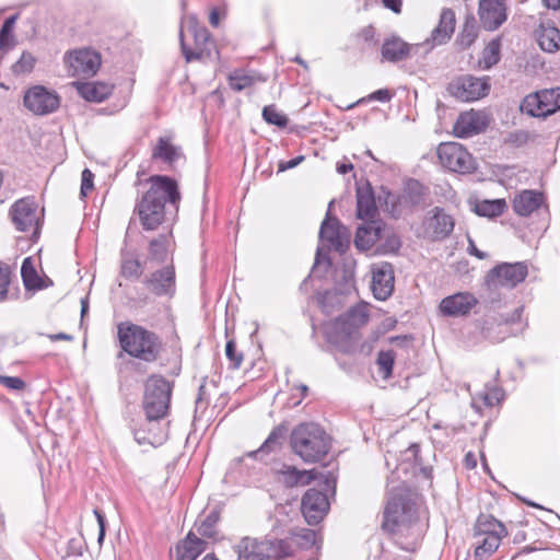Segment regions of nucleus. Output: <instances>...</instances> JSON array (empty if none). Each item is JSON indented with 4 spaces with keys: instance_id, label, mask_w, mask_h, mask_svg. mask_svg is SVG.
Instances as JSON below:
<instances>
[{
    "instance_id": "f257e3e1",
    "label": "nucleus",
    "mask_w": 560,
    "mask_h": 560,
    "mask_svg": "<svg viewBox=\"0 0 560 560\" xmlns=\"http://www.w3.org/2000/svg\"><path fill=\"white\" fill-rule=\"evenodd\" d=\"M150 188L137 200L135 213L143 230H156L165 220L167 208L178 210L180 192L177 182L166 175L149 177Z\"/></svg>"
},
{
    "instance_id": "f03ea898",
    "label": "nucleus",
    "mask_w": 560,
    "mask_h": 560,
    "mask_svg": "<svg viewBox=\"0 0 560 560\" xmlns=\"http://www.w3.org/2000/svg\"><path fill=\"white\" fill-rule=\"evenodd\" d=\"M382 529L397 539L406 536L409 540L399 542L401 549L410 551L416 548L422 536V526L419 523L418 510L415 501L402 488L389 491L384 513Z\"/></svg>"
},
{
    "instance_id": "7ed1b4c3",
    "label": "nucleus",
    "mask_w": 560,
    "mask_h": 560,
    "mask_svg": "<svg viewBox=\"0 0 560 560\" xmlns=\"http://www.w3.org/2000/svg\"><path fill=\"white\" fill-rule=\"evenodd\" d=\"M290 446L305 464H315L330 452L331 438L319 424L302 422L291 431Z\"/></svg>"
},
{
    "instance_id": "20e7f679",
    "label": "nucleus",
    "mask_w": 560,
    "mask_h": 560,
    "mask_svg": "<svg viewBox=\"0 0 560 560\" xmlns=\"http://www.w3.org/2000/svg\"><path fill=\"white\" fill-rule=\"evenodd\" d=\"M119 345L127 354L147 363L155 362L162 354L163 342L158 334L132 323L117 327Z\"/></svg>"
},
{
    "instance_id": "39448f33",
    "label": "nucleus",
    "mask_w": 560,
    "mask_h": 560,
    "mask_svg": "<svg viewBox=\"0 0 560 560\" xmlns=\"http://www.w3.org/2000/svg\"><path fill=\"white\" fill-rule=\"evenodd\" d=\"M368 322L366 305L358 304L325 327L326 340L346 353L351 352L349 342L355 338L358 329Z\"/></svg>"
},
{
    "instance_id": "423d86ee",
    "label": "nucleus",
    "mask_w": 560,
    "mask_h": 560,
    "mask_svg": "<svg viewBox=\"0 0 560 560\" xmlns=\"http://www.w3.org/2000/svg\"><path fill=\"white\" fill-rule=\"evenodd\" d=\"M173 384L161 375H151L144 385L143 409L149 421L167 416Z\"/></svg>"
},
{
    "instance_id": "0eeeda50",
    "label": "nucleus",
    "mask_w": 560,
    "mask_h": 560,
    "mask_svg": "<svg viewBox=\"0 0 560 560\" xmlns=\"http://www.w3.org/2000/svg\"><path fill=\"white\" fill-rule=\"evenodd\" d=\"M436 154L441 165L452 172L470 174L477 170L475 158L460 143L443 142Z\"/></svg>"
},
{
    "instance_id": "6e6552de",
    "label": "nucleus",
    "mask_w": 560,
    "mask_h": 560,
    "mask_svg": "<svg viewBox=\"0 0 560 560\" xmlns=\"http://www.w3.org/2000/svg\"><path fill=\"white\" fill-rule=\"evenodd\" d=\"M490 90L491 83L488 75L481 78L471 74L460 75L450 82L447 86L448 93L462 102L478 101L486 97Z\"/></svg>"
},
{
    "instance_id": "1a4fd4ad",
    "label": "nucleus",
    "mask_w": 560,
    "mask_h": 560,
    "mask_svg": "<svg viewBox=\"0 0 560 560\" xmlns=\"http://www.w3.org/2000/svg\"><path fill=\"white\" fill-rule=\"evenodd\" d=\"M560 109V88L541 90L524 97L521 110L533 117H547Z\"/></svg>"
},
{
    "instance_id": "9d476101",
    "label": "nucleus",
    "mask_w": 560,
    "mask_h": 560,
    "mask_svg": "<svg viewBox=\"0 0 560 560\" xmlns=\"http://www.w3.org/2000/svg\"><path fill=\"white\" fill-rule=\"evenodd\" d=\"M527 275L528 268L525 262H503L488 272L486 282L490 289H513L518 283L523 282Z\"/></svg>"
},
{
    "instance_id": "9b49d317",
    "label": "nucleus",
    "mask_w": 560,
    "mask_h": 560,
    "mask_svg": "<svg viewBox=\"0 0 560 560\" xmlns=\"http://www.w3.org/2000/svg\"><path fill=\"white\" fill-rule=\"evenodd\" d=\"M9 214L16 230L21 232L33 231V235L38 233L37 203L33 197L16 200L11 206Z\"/></svg>"
},
{
    "instance_id": "f8f14e48",
    "label": "nucleus",
    "mask_w": 560,
    "mask_h": 560,
    "mask_svg": "<svg viewBox=\"0 0 560 560\" xmlns=\"http://www.w3.org/2000/svg\"><path fill=\"white\" fill-rule=\"evenodd\" d=\"M65 63L72 77H93L101 66V55L92 49L82 48L65 56Z\"/></svg>"
},
{
    "instance_id": "ddd939ff",
    "label": "nucleus",
    "mask_w": 560,
    "mask_h": 560,
    "mask_svg": "<svg viewBox=\"0 0 560 560\" xmlns=\"http://www.w3.org/2000/svg\"><path fill=\"white\" fill-rule=\"evenodd\" d=\"M23 102L30 112L43 116L58 109L60 97L55 91H49L42 85H35L26 91Z\"/></svg>"
},
{
    "instance_id": "4468645a",
    "label": "nucleus",
    "mask_w": 560,
    "mask_h": 560,
    "mask_svg": "<svg viewBox=\"0 0 560 560\" xmlns=\"http://www.w3.org/2000/svg\"><path fill=\"white\" fill-rule=\"evenodd\" d=\"M194 36V48H190L184 40V32L180 30L179 42L180 49L185 57L186 62L200 60L211 56L214 43L210 36L209 31L205 26L194 25L189 28Z\"/></svg>"
},
{
    "instance_id": "2eb2a0df",
    "label": "nucleus",
    "mask_w": 560,
    "mask_h": 560,
    "mask_svg": "<svg viewBox=\"0 0 560 560\" xmlns=\"http://www.w3.org/2000/svg\"><path fill=\"white\" fill-rule=\"evenodd\" d=\"M329 506L327 494L317 489H308L302 498L301 510L310 525L319 524L327 515Z\"/></svg>"
},
{
    "instance_id": "dca6fc26",
    "label": "nucleus",
    "mask_w": 560,
    "mask_h": 560,
    "mask_svg": "<svg viewBox=\"0 0 560 560\" xmlns=\"http://www.w3.org/2000/svg\"><path fill=\"white\" fill-rule=\"evenodd\" d=\"M145 288L155 296L173 298L176 293V273L173 265L153 271L143 279Z\"/></svg>"
},
{
    "instance_id": "f3484780",
    "label": "nucleus",
    "mask_w": 560,
    "mask_h": 560,
    "mask_svg": "<svg viewBox=\"0 0 560 560\" xmlns=\"http://www.w3.org/2000/svg\"><path fill=\"white\" fill-rule=\"evenodd\" d=\"M488 124L489 119L485 113L471 109L458 116L453 132L457 138H469L486 130Z\"/></svg>"
},
{
    "instance_id": "a211bd4d",
    "label": "nucleus",
    "mask_w": 560,
    "mask_h": 560,
    "mask_svg": "<svg viewBox=\"0 0 560 560\" xmlns=\"http://www.w3.org/2000/svg\"><path fill=\"white\" fill-rule=\"evenodd\" d=\"M479 20L487 31L499 28L506 20V5L504 0H479Z\"/></svg>"
},
{
    "instance_id": "6ab92c4d",
    "label": "nucleus",
    "mask_w": 560,
    "mask_h": 560,
    "mask_svg": "<svg viewBox=\"0 0 560 560\" xmlns=\"http://www.w3.org/2000/svg\"><path fill=\"white\" fill-rule=\"evenodd\" d=\"M394 270L389 262H381L372 268L371 289L375 299L385 301L394 291Z\"/></svg>"
},
{
    "instance_id": "aec40b11",
    "label": "nucleus",
    "mask_w": 560,
    "mask_h": 560,
    "mask_svg": "<svg viewBox=\"0 0 560 560\" xmlns=\"http://www.w3.org/2000/svg\"><path fill=\"white\" fill-rule=\"evenodd\" d=\"M233 549L237 553V560H268L271 557L272 544L268 540L259 541L256 538L243 537Z\"/></svg>"
},
{
    "instance_id": "412c9836",
    "label": "nucleus",
    "mask_w": 560,
    "mask_h": 560,
    "mask_svg": "<svg viewBox=\"0 0 560 560\" xmlns=\"http://www.w3.org/2000/svg\"><path fill=\"white\" fill-rule=\"evenodd\" d=\"M477 304V299L468 292H459L444 298L440 303V311L450 317H459L469 314Z\"/></svg>"
},
{
    "instance_id": "4be33fe9",
    "label": "nucleus",
    "mask_w": 560,
    "mask_h": 560,
    "mask_svg": "<svg viewBox=\"0 0 560 560\" xmlns=\"http://www.w3.org/2000/svg\"><path fill=\"white\" fill-rule=\"evenodd\" d=\"M349 230L337 218H331L329 211L319 229V237L329 242L336 249L341 250L349 242Z\"/></svg>"
},
{
    "instance_id": "5701e85b",
    "label": "nucleus",
    "mask_w": 560,
    "mask_h": 560,
    "mask_svg": "<svg viewBox=\"0 0 560 560\" xmlns=\"http://www.w3.org/2000/svg\"><path fill=\"white\" fill-rule=\"evenodd\" d=\"M173 135L161 136L152 149L151 158L153 161H162L168 166H173L178 160L184 158L180 145L173 143Z\"/></svg>"
},
{
    "instance_id": "b1692460",
    "label": "nucleus",
    "mask_w": 560,
    "mask_h": 560,
    "mask_svg": "<svg viewBox=\"0 0 560 560\" xmlns=\"http://www.w3.org/2000/svg\"><path fill=\"white\" fill-rule=\"evenodd\" d=\"M288 433V427L280 423L272 429L265 442L255 451L246 454L248 457L262 460L266 456L281 451Z\"/></svg>"
},
{
    "instance_id": "393cba45",
    "label": "nucleus",
    "mask_w": 560,
    "mask_h": 560,
    "mask_svg": "<svg viewBox=\"0 0 560 560\" xmlns=\"http://www.w3.org/2000/svg\"><path fill=\"white\" fill-rule=\"evenodd\" d=\"M454 225V219L439 207H435L433 215L427 219V229L434 240L447 237L453 232Z\"/></svg>"
},
{
    "instance_id": "a878e982",
    "label": "nucleus",
    "mask_w": 560,
    "mask_h": 560,
    "mask_svg": "<svg viewBox=\"0 0 560 560\" xmlns=\"http://www.w3.org/2000/svg\"><path fill=\"white\" fill-rule=\"evenodd\" d=\"M364 221L365 224L357 230L354 244L361 250H369L382 237V223L374 219Z\"/></svg>"
},
{
    "instance_id": "bb28decb",
    "label": "nucleus",
    "mask_w": 560,
    "mask_h": 560,
    "mask_svg": "<svg viewBox=\"0 0 560 560\" xmlns=\"http://www.w3.org/2000/svg\"><path fill=\"white\" fill-rule=\"evenodd\" d=\"M377 207L373 189L369 183L357 187V217L360 220L375 219Z\"/></svg>"
},
{
    "instance_id": "cd10ccee",
    "label": "nucleus",
    "mask_w": 560,
    "mask_h": 560,
    "mask_svg": "<svg viewBox=\"0 0 560 560\" xmlns=\"http://www.w3.org/2000/svg\"><path fill=\"white\" fill-rule=\"evenodd\" d=\"M455 12L450 8H444L440 14L438 26L431 33L433 44L442 45L450 40L455 31Z\"/></svg>"
},
{
    "instance_id": "c85d7f7f",
    "label": "nucleus",
    "mask_w": 560,
    "mask_h": 560,
    "mask_svg": "<svg viewBox=\"0 0 560 560\" xmlns=\"http://www.w3.org/2000/svg\"><path fill=\"white\" fill-rule=\"evenodd\" d=\"M411 46L400 37L392 36L384 40L381 52L384 60L398 62L409 56Z\"/></svg>"
},
{
    "instance_id": "c756f323",
    "label": "nucleus",
    "mask_w": 560,
    "mask_h": 560,
    "mask_svg": "<svg viewBox=\"0 0 560 560\" xmlns=\"http://www.w3.org/2000/svg\"><path fill=\"white\" fill-rule=\"evenodd\" d=\"M542 199L541 192L524 190L514 198L513 209L518 215L527 217L541 206Z\"/></svg>"
},
{
    "instance_id": "7c9ffc66",
    "label": "nucleus",
    "mask_w": 560,
    "mask_h": 560,
    "mask_svg": "<svg viewBox=\"0 0 560 560\" xmlns=\"http://www.w3.org/2000/svg\"><path fill=\"white\" fill-rule=\"evenodd\" d=\"M206 541L190 530L177 546V560H196L206 550Z\"/></svg>"
},
{
    "instance_id": "2f4dec72",
    "label": "nucleus",
    "mask_w": 560,
    "mask_h": 560,
    "mask_svg": "<svg viewBox=\"0 0 560 560\" xmlns=\"http://www.w3.org/2000/svg\"><path fill=\"white\" fill-rule=\"evenodd\" d=\"M220 518L221 510L214 508L203 520H197L194 524V528L203 538L219 540L218 524Z\"/></svg>"
},
{
    "instance_id": "473e14b6",
    "label": "nucleus",
    "mask_w": 560,
    "mask_h": 560,
    "mask_svg": "<svg viewBox=\"0 0 560 560\" xmlns=\"http://www.w3.org/2000/svg\"><path fill=\"white\" fill-rule=\"evenodd\" d=\"M505 526L490 514H480L474 527V536H506Z\"/></svg>"
},
{
    "instance_id": "72a5a7b5",
    "label": "nucleus",
    "mask_w": 560,
    "mask_h": 560,
    "mask_svg": "<svg viewBox=\"0 0 560 560\" xmlns=\"http://www.w3.org/2000/svg\"><path fill=\"white\" fill-rule=\"evenodd\" d=\"M112 91L113 85L104 82H86L78 86V92L84 100L95 103L106 100Z\"/></svg>"
},
{
    "instance_id": "f704fd0d",
    "label": "nucleus",
    "mask_w": 560,
    "mask_h": 560,
    "mask_svg": "<svg viewBox=\"0 0 560 560\" xmlns=\"http://www.w3.org/2000/svg\"><path fill=\"white\" fill-rule=\"evenodd\" d=\"M279 474L282 476V480L288 487L308 485L312 480L317 478V471L315 469L300 470L295 466L288 465L283 466Z\"/></svg>"
},
{
    "instance_id": "c9c22d12",
    "label": "nucleus",
    "mask_w": 560,
    "mask_h": 560,
    "mask_svg": "<svg viewBox=\"0 0 560 560\" xmlns=\"http://www.w3.org/2000/svg\"><path fill=\"white\" fill-rule=\"evenodd\" d=\"M171 234H160L149 243L148 259L156 264H164L168 256Z\"/></svg>"
},
{
    "instance_id": "e433bc0d",
    "label": "nucleus",
    "mask_w": 560,
    "mask_h": 560,
    "mask_svg": "<svg viewBox=\"0 0 560 560\" xmlns=\"http://www.w3.org/2000/svg\"><path fill=\"white\" fill-rule=\"evenodd\" d=\"M257 81H265V79L257 73H248L244 70H235L229 75L231 89L237 92L254 85Z\"/></svg>"
},
{
    "instance_id": "4c0bfd02",
    "label": "nucleus",
    "mask_w": 560,
    "mask_h": 560,
    "mask_svg": "<svg viewBox=\"0 0 560 560\" xmlns=\"http://www.w3.org/2000/svg\"><path fill=\"white\" fill-rule=\"evenodd\" d=\"M506 208L504 199L482 200L475 203L474 211L479 217L495 218Z\"/></svg>"
},
{
    "instance_id": "58836bf2",
    "label": "nucleus",
    "mask_w": 560,
    "mask_h": 560,
    "mask_svg": "<svg viewBox=\"0 0 560 560\" xmlns=\"http://www.w3.org/2000/svg\"><path fill=\"white\" fill-rule=\"evenodd\" d=\"M540 48L547 52H555L560 48V31L557 27H544L538 35Z\"/></svg>"
},
{
    "instance_id": "ea45409f",
    "label": "nucleus",
    "mask_w": 560,
    "mask_h": 560,
    "mask_svg": "<svg viewBox=\"0 0 560 560\" xmlns=\"http://www.w3.org/2000/svg\"><path fill=\"white\" fill-rule=\"evenodd\" d=\"M143 273L141 261L130 254H121L120 275L130 280L139 279Z\"/></svg>"
},
{
    "instance_id": "a19ab883",
    "label": "nucleus",
    "mask_w": 560,
    "mask_h": 560,
    "mask_svg": "<svg viewBox=\"0 0 560 560\" xmlns=\"http://www.w3.org/2000/svg\"><path fill=\"white\" fill-rule=\"evenodd\" d=\"M502 537L497 535L476 537L475 557L481 560L491 556L499 548Z\"/></svg>"
},
{
    "instance_id": "79ce46f5",
    "label": "nucleus",
    "mask_w": 560,
    "mask_h": 560,
    "mask_svg": "<svg viewBox=\"0 0 560 560\" xmlns=\"http://www.w3.org/2000/svg\"><path fill=\"white\" fill-rule=\"evenodd\" d=\"M21 276L23 279L24 287L27 290H39L44 288L43 280L37 275V271L33 266L31 257H27L23 260L21 267Z\"/></svg>"
},
{
    "instance_id": "37998d69",
    "label": "nucleus",
    "mask_w": 560,
    "mask_h": 560,
    "mask_svg": "<svg viewBox=\"0 0 560 560\" xmlns=\"http://www.w3.org/2000/svg\"><path fill=\"white\" fill-rule=\"evenodd\" d=\"M477 37L476 21L474 16H467L458 35V43L463 48H468Z\"/></svg>"
},
{
    "instance_id": "c03bdc74",
    "label": "nucleus",
    "mask_w": 560,
    "mask_h": 560,
    "mask_svg": "<svg viewBox=\"0 0 560 560\" xmlns=\"http://www.w3.org/2000/svg\"><path fill=\"white\" fill-rule=\"evenodd\" d=\"M261 115H262L264 120L267 124L277 126L279 128L287 127V125L289 122L288 117L283 113L278 110L276 105H267V106H265L262 108Z\"/></svg>"
},
{
    "instance_id": "a18cd8bd",
    "label": "nucleus",
    "mask_w": 560,
    "mask_h": 560,
    "mask_svg": "<svg viewBox=\"0 0 560 560\" xmlns=\"http://www.w3.org/2000/svg\"><path fill=\"white\" fill-rule=\"evenodd\" d=\"M500 61V42L491 40L482 52V62L486 69H490Z\"/></svg>"
},
{
    "instance_id": "49530a36",
    "label": "nucleus",
    "mask_w": 560,
    "mask_h": 560,
    "mask_svg": "<svg viewBox=\"0 0 560 560\" xmlns=\"http://www.w3.org/2000/svg\"><path fill=\"white\" fill-rule=\"evenodd\" d=\"M16 16L12 15L8 18L0 28V49H10L13 46V27Z\"/></svg>"
},
{
    "instance_id": "de8ad7c7",
    "label": "nucleus",
    "mask_w": 560,
    "mask_h": 560,
    "mask_svg": "<svg viewBox=\"0 0 560 560\" xmlns=\"http://www.w3.org/2000/svg\"><path fill=\"white\" fill-rule=\"evenodd\" d=\"M377 365L381 373L385 378L392 376L395 363V352L393 350L380 351L377 354Z\"/></svg>"
},
{
    "instance_id": "09e8293b",
    "label": "nucleus",
    "mask_w": 560,
    "mask_h": 560,
    "mask_svg": "<svg viewBox=\"0 0 560 560\" xmlns=\"http://www.w3.org/2000/svg\"><path fill=\"white\" fill-rule=\"evenodd\" d=\"M225 357L229 360L230 369L238 370L241 368L244 360V354L242 351H237L236 343L233 339L226 341Z\"/></svg>"
},
{
    "instance_id": "8fccbe9b",
    "label": "nucleus",
    "mask_w": 560,
    "mask_h": 560,
    "mask_svg": "<svg viewBox=\"0 0 560 560\" xmlns=\"http://www.w3.org/2000/svg\"><path fill=\"white\" fill-rule=\"evenodd\" d=\"M36 62V59L31 52L24 51L20 59L12 66V71L14 74H24L30 73L34 65Z\"/></svg>"
},
{
    "instance_id": "3c124183",
    "label": "nucleus",
    "mask_w": 560,
    "mask_h": 560,
    "mask_svg": "<svg viewBox=\"0 0 560 560\" xmlns=\"http://www.w3.org/2000/svg\"><path fill=\"white\" fill-rule=\"evenodd\" d=\"M0 384L13 390H21L25 387V382L18 376L0 375Z\"/></svg>"
},
{
    "instance_id": "603ef678",
    "label": "nucleus",
    "mask_w": 560,
    "mask_h": 560,
    "mask_svg": "<svg viewBox=\"0 0 560 560\" xmlns=\"http://www.w3.org/2000/svg\"><path fill=\"white\" fill-rule=\"evenodd\" d=\"M93 179L94 174L89 170L84 168L82 172V180H81V195L88 196V194L93 189Z\"/></svg>"
},
{
    "instance_id": "864d4df0",
    "label": "nucleus",
    "mask_w": 560,
    "mask_h": 560,
    "mask_svg": "<svg viewBox=\"0 0 560 560\" xmlns=\"http://www.w3.org/2000/svg\"><path fill=\"white\" fill-rule=\"evenodd\" d=\"M420 446L417 443H412L406 451V459L412 460L417 465H421L422 460L419 457Z\"/></svg>"
},
{
    "instance_id": "5fc2aeb1",
    "label": "nucleus",
    "mask_w": 560,
    "mask_h": 560,
    "mask_svg": "<svg viewBox=\"0 0 560 560\" xmlns=\"http://www.w3.org/2000/svg\"><path fill=\"white\" fill-rule=\"evenodd\" d=\"M393 97V94L387 89H380L369 95L370 101H378L382 103L389 102Z\"/></svg>"
},
{
    "instance_id": "6e6d98bb",
    "label": "nucleus",
    "mask_w": 560,
    "mask_h": 560,
    "mask_svg": "<svg viewBox=\"0 0 560 560\" xmlns=\"http://www.w3.org/2000/svg\"><path fill=\"white\" fill-rule=\"evenodd\" d=\"M502 397H503L502 390L499 388H494L493 390H491L485 395L483 401L487 406H494L495 404L500 402Z\"/></svg>"
},
{
    "instance_id": "4d7b16f0",
    "label": "nucleus",
    "mask_w": 560,
    "mask_h": 560,
    "mask_svg": "<svg viewBox=\"0 0 560 560\" xmlns=\"http://www.w3.org/2000/svg\"><path fill=\"white\" fill-rule=\"evenodd\" d=\"M299 537L303 540L301 544L305 547L313 546L316 542V533L313 529H303Z\"/></svg>"
},
{
    "instance_id": "13d9d810",
    "label": "nucleus",
    "mask_w": 560,
    "mask_h": 560,
    "mask_svg": "<svg viewBox=\"0 0 560 560\" xmlns=\"http://www.w3.org/2000/svg\"><path fill=\"white\" fill-rule=\"evenodd\" d=\"M94 514H95V516L97 518V523H98V526H100L97 541H98L100 545H102L103 540L105 538V517L97 510L94 511Z\"/></svg>"
},
{
    "instance_id": "bf43d9fd",
    "label": "nucleus",
    "mask_w": 560,
    "mask_h": 560,
    "mask_svg": "<svg viewBox=\"0 0 560 560\" xmlns=\"http://www.w3.org/2000/svg\"><path fill=\"white\" fill-rule=\"evenodd\" d=\"M304 160V156L303 155H299L294 159H291L289 160L288 162L285 163H281L279 165V170L280 171H285V170H291V168H294L296 167L302 161Z\"/></svg>"
},
{
    "instance_id": "052dcab7",
    "label": "nucleus",
    "mask_w": 560,
    "mask_h": 560,
    "mask_svg": "<svg viewBox=\"0 0 560 560\" xmlns=\"http://www.w3.org/2000/svg\"><path fill=\"white\" fill-rule=\"evenodd\" d=\"M468 253L470 255L476 256L479 259H485L488 257L487 253L481 252L477 248L475 242L471 238H468Z\"/></svg>"
},
{
    "instance_id": "680f3d73",
    "label": "nucleus",
    "mask_w": 560,
    "mask_h": 560,
    "mask_svg": "<svg viewBox=\"0 0 560 560\" xmlns=\"http://www.w3.org/2000/svg\"><path fill=\"white\" fill-rule=\"evenodd\" d=\"M384 5L395 13H400L402 2L401 0H382Z\"/></svg>"
},
{
    "instance_id": "e2e57ef3",
    "label": "nucleus",
    "mask_w": 560,
    "mask_h": 560,
    "mask_svg": "<svg viewBox=\"0 0 560 560\" xmlns=\"http://www.w3.org/2000/svg\"><path fill=\"white\" fill-rule=\"evenodd\" d=\"M522 312H523L522 307L515 308L513 314L510 317H505V318L502 319L504 325L506 326L509 323H514V322L520 320Z\"/></svg>"
},
{
    "instance_id": "0e129e2a",
    "label": "nucleus",
    "mask_w": 560,
    "mask_h": 560,
    "mask_svg": "<svg viewBox=\"0 0 560 560\" xmlns=\"http://www.w3.org/2000/svg\"><path fill=\"white\" fill-rule=\"evenodd\" d=\"M209 22L210 24L213 26V27H218L219 26V22H220V16H219V12L217 9H213L211 12H210V15H209Z\"/></svg>"
},
{
    "instance_id": "69168bd1",
    "label": "nucleus",
    "mask_w": 560,
    "mask_h": 560,
    "mask_svg": "<svg viewBox=\"0 0 560 560\" xmlns=\"http://www.w3.org/2000/svg\"><path fill=\"white\" fill-rule=\"evenodd\" d=\"M361 36L366 42L373 39V37H374V28L372 26H368V27L363 28L362 32H361Z\"/></svg>"
},
{
    "instance_id": "338daca9",
    "label": "nucleus",
    "mask_w": 560,
    "mask_h": 560,
    "mask_svg": "<svg viewBox=\"0 0 560 560\" xmlns=\"http://www.w3.org/2000/svg\"><path fill=\"white\" fill-rule=\"evenodd\" d=\"M465 465L467 468H475L477 465L476 458L471 453L465 456Z\"/></svg>"
},
{
    "instance_id": "774afa93",
    "label": "nucleus",
    "mask_w": 560,
    "mask_h": 560,
    "mask_svg": "<svg viewBox=\"0 0 560 560\" xmlns=\"http://www.w3.org/2000/svg\"><path fill=\"white\" fill-rule=\"evenodd\" d=\"M544 4L552 10L560 9V0H542Z\"/></svg>"
}]
</instances>
